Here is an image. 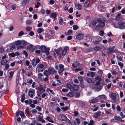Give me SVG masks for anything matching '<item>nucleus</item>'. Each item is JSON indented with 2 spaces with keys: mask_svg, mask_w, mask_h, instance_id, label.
Wrapping results in <instances>:
<instances>
[{
  "mask_svg": "<svg viewBox=\"0 0 125 125\" xmlns=\"http://www.w3.org/2000/svg\"><path fill=\"white\" fill-rule=\"evenodd\" d=\"M116 47L114 46L112 47H109L107 49V53L108 54H110L114 52H118V50L116 49H115Z\"/></svg>",
  "mask_w": 125,
  "mask_h": 125,
  "instance_id": "nucleus-1",
  "label": "nucleus"
},
{
  "mask_svg": "<svg viewBox=\"0 0 125 125\" xmlns=\"http://www.w3.org/2000/svg\"><path fill=\"white\" fill-rule=\"evenodd\" d=\"M98 22H99L98 25L100 27L103 28L105 26V21L102 18H98Z\"/></svg>",
  "mask_w": 125,
  "mask_h": 125,
  "instance_id": "nucleus-2",
  "label": "nucleus"
},
{
  "mask_svg": "<svg viewBox=\"0 0 125 125\" xmlns=\"http://www.w3.org/2000/svg\"><path fill=\"white\" fill-rule=\"evenodd\" d=\"M110 97L111 98L114 103H117L118 100L116 99V96L115 94L114 93H112L110 95Z\"/></svg>",
  "mask_w": 125,
  "mask_h": 125,
  "instance_id": "nucleus-3",
  "label": "nucleus"
},
{
  "mask_svg": "<svg viewBox=\"0 0 125 125\" xmlns=\"http://www.w3.org/2000/svg\"><path fill=\"white\" fill-rule=\"evenodd\" d=\"M35 95V91L34 89H30L28 92V95L31 98H33Z\"/></svg>",
  "mask_w": 125,
  "mask_h": 125,
  "instance_id": "nucleus-4",
  "label": "nucleus"
},
{
  "mask_svg": "<svg viewBox=\"0 0 125 125\" xmlns=\"http://www.w3.org/2000/svg\"><path fill=\"white\" fill-rule=\"evenodd\" d=\"M49 49L47 48L46 47L44 46H42L41 48V51L42 53H45L47 55H48L49 54Z\"/></svg>",
  "mask_w": 125,
  "mask_h": 125,
  "instance_id": "nucleus-5",
  "label": "nucleus"
},
{
  "mask_svg": "<svg viewBox=\"0 0 125 125\" xmlns=\"http://www.w3.org/2000/svg\"><path fill=\"white\" fill-rule=\"evenodd\" d=\"M40 61V60L38 58L36 59H34L32 60L31 63L33 67L35 66L37 64L39 63Z\"/></svg>",
  "mask_w": 125,
  "mask_h": 125,
  "instance_id": "nucleus-6",
  "label": "nucleus"
},
{
  "mask_svg": "<svg viewBox=\"0 0 125 125\" xmlns=\"http://www.w3.org/2000/svg\"><path fill=\"white\" fill-rule=\"evenodd\" d=\"M48 71L50 74H54L57 73V71L55 70L54 68L52 67H49V68Z\"/></svg>",
  "mask_w": 125,
  "mask_h": 125,
  "instance_id": "nucleus-7",
  "label": "nucleus"
},
{
  "mask_svg": "<svg viewBox=\"0 0 125 125\" xmlns=\"http://www.w3.org/2000/svg\"><path fill=\"white\" fill-rule=\"evenodd\" d=\"M38 68V72H39L40 71L42 72L43 68L44 67L43 65L41 63H40L37 65Z\"/></svg>",
  "mask_w": 125,
  "mask_h": 125,
  "instance_id": "nucleus-8",
  "label": "nucleus"
},
{
  "mask_svg": "<svg viewBox=\"0 0 125 125\" xmlns=\"http://www.w3.org/2000/svg\"><path fill=\"white\" fill-rule=\"evenodd\" d=\"M69 50V48L67 46H66L64 48L63 51L61 52L62 56L65 55L67 53V52Z\"/></svg>",
  "mask_w": 125,
  "mask_h": 125,
  "instance_id": "nucleus-9",
  "label": "nucleus"
},
{
  "mask_svg": "<svg viewBox=\"0 0 125 125\" xmlns=\"http://www.w3.org/2000/svg\"><path fill=\"white\" fill-rule=\"evenodd\" d=\"M59 118L61 120L63 121H65L67 119L66 116L63 114H60L58 116Z\"/></svg>",
  "mask_w": 125,
  "mask_h": 125,
  "instance_id": "nucleus-10",
  "label": "nucleus"
},
{
  "mask_svg": "<svg viewBox=\"0 0 125 125\" xmlns=\"http://www.w3.org/2000/svg\"><path fill=\"white\" fill-rule=\"evenodd\" d=\"M97 97L101 100V102H104V101L102 100H105L107 99L106 96L104 94L100 95L98 96Z\"/></svg>",
  "mask_w": 125,
  "mask_h": 125,
  "instance_id": "nucleus-11",
  "label": "nucleus"
},
{
  "mask_svg": "<svg viewBox=\"0 0 125 125\" xmlns=\"http://www.w3.org/2000/svg\"><path fill=\"white\" fill-rule=\"evenodd\" d=\"M43 86L42 85H40L38 87L39 90V93L40 94H42L45 92V90L44 89Z\"/></svg>",
  "mask_w": 125,
  "mask_h": 125,
  "instance_id": "nucleus-12",
  "label": "nucleus"
},
{
  "mask_svg": "<svg viewBox=\"0 0 125 125\" xmlns=\"http://www.w3.org/2000/svg\"><path fill=\"white\" fill-rule=\"evenodd\" d=\"M118 24L119 25V28L121 29H123L125 27V23L124 22H119Z\"/></svg>",
  "mask_w": 125,
  "mask_h": 125,
  "instance_id": "nucleus-13",
  "label": "nucleus"
},
{
  "mask_svg": "<svg viewBox=\"0 0 125 125\" xmlns=\"http://www.w3.org/2000/svg\"><path fill=\"white\" fill-rule=\"evenodd\" d=\"M72 89L74 91H77L79 90V87L78 85L74 84L72 86Z\"/></svg>",
  "mask_w": 125,
  "mask_h": 125,
  "instance_id": "nucleus-14",
  "label": "nucleus"
},
{
  "mask_svg": "<svg viewBox=\"0 0 125 125\" xmlns=\"http://www.w3.org/2000/svg\"><path fill=\"white\" fill-rule=\"evenodd\" d=\"M76 38L79 40L82 39L83 37V35L81 33H79L76 36Z\"/></svg>",
  "mask_w": 125,
  "mask_h": 125,
  "instance_id": "nucleus-15",
  "label": "nucleus"
},
{
  "mask_svg": "<svg viewBox=\"0 0 125 125\" xmlns=\"http://www.w3.org/2000/svg\"><path fill=\"white\" fill-rule=\"evenodd\" d=\"M75 8L78 10H81L82 8V6L79 4H77L75 5Z\"/></svg>",
  "mask_w": 125,
  "mask_h": 125,
  "instance_id": "nucleus-16",
  "label": "nucleus"
},
{
  "mask_svg": "<svg viewBox=\"0 0 125 125\" xmlns=\"http://www.w3.org/2000/svg\"><path fill=\"white\" fill-rule=\"evenodd\" d=\"M32 100L31 99H30L29 100H25L24 102L26 104H30L32 102Z\"/></svg>",
  "mask_w": 125,
  "mask_h": 125,
  "instance_id": "nucleus-17",
  "label": "nucleus"
},
{
  "mask_svg": "<svg viewBox=\"0 0 125 125\" xmlns=\"http://www.w3.org/2000/svg\"><path fill=\"white\" fill-rule=\"evenodd\" d=\"M80 64L77 62H74L72 64V66L74 68H76Z\"/></svg>",
  "mask_w": 125,
  "mask_h": 125,
  "instance_id": "nucleus-18",
  "label": "nucleus"
},
{
  "mask_svg": "<svg viewBox=\"0 0 125 125\" xmlns=\"http://www.w3.org/2000/svg\"><path fill=\"white\" fill-rule=\"evenodd\" d=\"M99 100L96 98H94L90 100V102L92 103H94L98 101Z\"/></svg>",
  "mask_w": 125,
  "mask_h": 125,
  "instance_id": "nucleus-19",
  "label": "nucleus"
},
{
  "mask_svg": "<svg viewBox=\"0 0 125 125\" xmlns=\"http://www.w3.org/2000/svg\"><path fill=\"white\" fill-rule=\"evenodd\" d=\"M43 74L46 77H49V75H50L49 72L47 70H46L44 71Z\"/></svg>",
  "mask_w": 125,
  "mask_h": 125,
  "instance_id": "nucleus-20",
  "label": "nucleus"
},
{
  "mask_svg": "<svg viewBox=\"0 0 125 125\" xmlns=\"http://www.w3.org/2000/svg\"><path fill=\"white\" fill-rule=\"evenodd\" d=\"M29 0H24L22 2V4L23 6H25L29 2Z\"/></svg>",
  "mask_w": 125,
  "mask_h": 125,
  "instance_id": "nucleus-21",
  "label": "nucleus"
},
{
  "mask_svg": "<svg viewBox=\"0 0 125 125\" xmlns=\"http://www.w3.org/2000/svg\"><path fill=\"white\" fill-rule=\"evenodd\" d=\"M14 73V72L13 71L10 72L9 73L10 76L8 79V80H9L10 81L11 80V79Z\"/></svg>",
  "mask_w": 125,
  "mask_h": 125,
  "instance_id": "nucleus-22",
  "label": "nucleus"
},
{
  "mask_svg": "<svg viewBox=\"0 0 125 125\" xmlns=\"http://www.w3.org/2000/svg\"><path fill=\"white\" fill-rule=\"evenodd\" d=\"M101 114V111H99L97 112V113H96V114H95V118H97L100 116Z\"/></svg>",
  "mask_w": 125,
  "mask_h": 125,
  "instance_id": "nucleus-23",
  "label": "nucleus"
},
{
  "mask_svg": "<svg viewBox=\"0 0 125 125\" xmlns=\"http://www.w3.org/2000/svg\"><path fill=\"white\" fill-rule=\"evenodd\" d=\"M46 119L50 122H51L52 123H53L54 122V121H53L52 119L49 116L47 117L46 118Z\"/></svg>",
  "mask_w": 125,
  "mask_h": 125,
  "instance_id": "nucleus-24",
  "label": "nucleus"
},
{
  "mask_svg": "<svg viewBox=\"0 0 125 125\" xmlns=\"http://www.w3.org/2000/svg\"><path fill=\"white\" fill-rule=\"evenodd\" d=\"M74 93L73 92H71L67 94V96L69 97H72L74 96Z\"/></svg>",
  "mask_w": 125,
  "mask_h": 125,
  "instance_id": "nucleus-25",
  "label": "nucleus"
},
{
  "mask_svg": "<svg viewBox=\"0 0 125 125\" xmlns=\"http://www.w3.org/2000/svg\"><path fill=\"white\" fill-rule=\"evenodd\" d=\"M7 62L8 61L6 60H2L1 61V64L3 65H4L6 64Z\"/></svg>",
  "mask_w": 125,
  "mask_h": 125,
  "instance_id": "nucleus-26",
  "label": "nucleus"
},
{
  "mask_svg": "<svg viewBox=\"0 0 125 125\" xmlns=\"http://www.w3.org/2000/svg\"><path fill=\"white\" fill-rule=\"evenodd\" d=\"M90 3V1L89 0H88L86 1L85 3V4L84 5V6L85 8L87 7Z\"/></svg>",
  "mask_w": 125,
  "mask_h": 125,
  "instance_id": "nucleus-27",
  "label": "nucleus"
},
{
  "mask_svg": "<svg viewBox=\"0 0 125 125\" xmlns=\"http://www.w3.org/2000/svg\"><path fill=\"white\" fill-rule=\"evenodd\" d=\"M94 50L95 51L97 52L101 50V48L99 47L96 46L94 48Z\"/></svg>",
  "mask_w": 125,
  "mask_h": 125,
  "instance_id": "nucleus-28",
  "label": "nucleus"
},
{
  "mask_svg": "<svg viewBox=\"0 0 125 125\" xmlns=\"http://www.w3.org/2000/svg\"><path fill=\"white\" fill-rule=\"evenodd\" d=\"M83 70V68L81 66H80L75 70V71L76 72L81 71Z\"/></svg>",
  "mask_w": 125,
  "mask_h": 125,
  "instance_id": "nucleus-29",
  "label": "nucleus"
},
{
  "mask_svg": "<svg viewBox=\"0 0 125 125\" xmlns=\"http://www.w3.org/2000/svg\"><path fill=\"white\" fill-rule=\"evenodd\" d=\"M98 22V21L97 18L96 20H94L93 21L92 24L93 25L95 26L96 25Z\"/></svg>",
  "mask_w": 125,
  "mask_h": 125,
  "instance_id": "nucleus-30",
  "label": "nucleus"
},
{
  "mask_svg": "<svg viewBox=\"0 0 125 125\" xmlns=\"http://www.w3.org/2000/svg\"><path fill=\"white\" fill-rule=\"evenodd\" d=\"M58 67L59 68V70L64 69V66L62 64H59L58 65Z\"/></svg>",
  "mask_w": 125,
  "mask_h": 125,
  "instance_id": "nucleus-31",
  "label": "nucleus"
},
{
  "mask_svg": "<svg viewBox=\"0 0 125 125\" xmlns=\"http://www.w3.org/2000/svg\"><path fill=\"white\" fill-rule=\"evenodd\" d=\"M25 99V95L24 94H23L21 96V102L23 103L24 102V99Z\"/></svg>",
  "mask_w": 125,
  "mask_h": 125,
  "instance_id": "nucleus-32",
  "label": "nucleus"
},
{
  "mask_svg": "<svg viewBox=\"0 0 125 125\" xmlns=\"http://www.w3.org/2000/svg\"><path fill=\"white\" fill-rule=\"evenodd\" d=\"M20 115L21 117H25V115L24 113L22 111H20Z\"/></svg>",
  "mask_w": 125,
  "mask_h": 125,
  "instance_id": "nucleus-33",
  "label": "nucleus"
},
{
  "mask_svg": "<svg viewBox=\"0 0 125 125\" xmlns=\"http://www.w3.org/2000/svg\"><path fill=\"white\" fill-rule=\"evenodd\" d=\"M15 47V45L14 44H12L10 46V51L14 49Z\"/></svg>",
  "mask_w": 125,
  "mask_h": 125,
  "instance_id": "nucleus-34",
  "label": "nucleus"
},
{
  "mask_svg": "<svg viewBox=\"0 0 125 125\" xmlns=\"http://www.w3.org/2000/svg\"><path fill=\"white\" fill-rule=\"evenodd\" d=\"M61 109L63 111H66L67 110H68L69 108L68 106H66L65 107H62L61 108Z\"/></svg>",
  "mask_w": 125,
  "mask_h": 125,
  "instance_id": "nucleus-35",
  "label": "nucleus"
},
{
  "mask_svg": "<svg viewBox=\"0 0 125 125\" xmlns=\"http://www.w3.org/2000/svg\"><path fill=\"white\" fill-rule=\"evenodd\" d=\"M63 19L62 18H61L59 19V23L61 25H62V23L63 22Z\"/></svg>",
  "mask_w": 125,
  "mask_h": 125,
  "instance_id": "nucleus-36",
  "label": "nucleus"
},
{
  "mask_svg": "<svg viewBox=\"0 0 125 125\" xmlns=\"http://www.w3.org/2000/svg\"><path fill=\"white\" fill-rule=\"evenodd\" d=\"M43 119V117L42 116L38 115V119L37 121H41Z\"/></svg>",
  "mask_w": 125,
  "mask_h": 125,
  "instance_id": "nucleus-37",
  "label": "nucleus"
},
{
  "mask_svg": "<svg viewBox=\"0 0 125 125\" xmlns=\"http://www.w3.org/2000/svg\"><path fill=\"white\" fill-rule=\"evenodd\" d=\"M21 43V41L20 40H18L15 42V45L17 46L19 45Z\"/></svg>",
  "mask_w": 125,
  "mask_h": 125,
  "instance_id": "nucleus-38",
  "label": "nucleus"
},
{
  "mask_svg": "<svg viewBox=\"0 0 125 125\" xmlns=\"http://www.w3.org/2000/svg\"><path fill=\"white\" fill-rule=\"evenodd\" d=\"M114 118L115 120H117L119 121L122 120V119L120 117L115 116V117Z\"/></svg>",
  "mask_w": 125,
  "mask_h": 125,
  "instance_id": "nucleus-39",
  "label": "nucleus"
},
{
  "mask_svg": "<svg viewBox=\"0 0 125 125\" xmlns=\"http://www.w3.org/2000/svg\"><path fill=\"white\" fill-rule=\"evenodd\" d=\"M27 83L31 84L32 83V81L31 78H30L27 79Z\"/></svg>",
  "mask_w": 125,
  "mask_h": 125,
  "instance_id": "nucleus-40",
  "label": "nucleus"
},
{
  "mask_svg": "<svg viewBox=\"0 0 125 125\" xmlns=\"http://www.w3.org/2000/svg\"><path fill=\"white\" fill-rule=\"evenodd\" d=\"M66 87L70 89H71L72 87V85L69 83H67L66 85Z\"/></svg>",
  "mask_w": 125,
  "mask_h": 125,
  "instance_id": "nucleus-41",
  "label": "nucleus"
},
{
  "mask_svg": "<svg viewBox=\"0 0 125 125\" xmlns=\"http://www.w3.org/2000/svg\"><path fill=\"white\" fill-rule=\"evenodd\" d=\"M43 30L41 28H39L37 30V32L39 33H41L43 31Z\"/></svg>",
  "mask_w": 125,
  "mask_h": 125,
  "instance_id": "nucleus-42",
  "label": "nucleus"
},
{
  "mask_svg": "<svg viewBox=\"0 0 125 125\" xmlns=\"http://www.w3.org/2000/svg\"><path fill=\"white\" fill-rule=\"evenodd\" d=\"M56 53L57 55H59L61 57H62V55L61 52H60V51H57L56 52Z\"/></svg>",
  "mask_w": 125,
  "mask_h": 125,
  "instance_id": "nucleus-43",
  "label": "nucleus"
},
{
  "mask_svg": "<svg viewBox=\"0 0 125 125\" xmlns=\"http://www.w3.org/2000/svg\"><path fill=\"white\" fill-rule=\"evenodd\" d=\"M86 81L89 83H91L92 82V80L91 79L88 78L86 79Z\"/></svg>",
  "mask_w": 125,
  "mask_h": 125,
  "instance_id": "nucleus-44",
  "label": "nucleus"
},
{
  "mask_svg": "<svg viewBox=\"0 0 125 125\" xmlns=\"http://www.w3.org/2000/svg\"><path fill=\"white\" fill-rule=\"evenodd\" d=\"M75 120L77 122L78 125H79L81 122L80 119L79 118H76L75 119Z\"/></svg>",
  "mask_w": 125,
  "mask_h": 125,
  "instance_id": "nucleus-45",
  "label": "nucleus"
},
{
  "mask_svg": "<svg viewBox=\"0 0 125 125\" xmlns=\"http://www.w3.org/2000/svg\"><path fill=\"white\" fill-rule=\"evenodd\" d=\"M32 22V21L31 20H28L26 21V23L28 24H31Z\"/></svg>",
  "mask_w": 125,
  "mask_h": 125,
  "instance_id": "nucleus-46",
  "label": "nucleus"
},
{
  "mask_svg": "<svg viewBox=\"0 0 125 125\" xmlns=\"http://www.w3.org/2000/svg\"><path fill=\"white\" fill-rule=\"evenodd\" d=\"M48 95V94L46 93H43V94L41 95V97L42 98H43L47 96Z\"/></svg>",
  "mask_w": 125,
  "mask_h": 125,
  "instance_id": "nucleus-47",
  "label": "nucleus"
},
{
  "mask_svg": "<svg viewBox=\"0 0 125 125\" xmlns=\"http://www.w3.org/2000/svg\"><path fill=\"white\" fill-rule=\"evenodd\" d=\"M51 15L55 19L56 18V13H52L51 14Z\"/></svg>",
  "mask_w": 125,
  "mask_h": 125,
  "instance_id": "nucleus-48",
  "label": "nucleus"
},
{
  "mask_svg": "<svg viewBox=\"0 0 125 125\" xmlns=\"http://www.w3.org/2000/svg\"><path fill=\"white\" fill-rule=\"evenodd\" d=\"M95 79L99 81H101L102 80V79L101 77H100L98 76H97L96 77H95Z\"/></svg>",
  "mask_w": 125,
  "mask_h": 125,
  "instance_id": "nucleus-49",
  "label": "nucleus"
},
{
  "mask_svg": "<svg viewBox=\"0 0 125 125\" xmlns=\"http://www.w3.org/2000/svg\"><path fill=\"white\" fill-rule=\"evenodd\" d=\"M94 124V121L93 120H91L90 122L88 124V125H93Z\"/></svg>",
  "mask_w": 125,
  "mask_h": 125,
  "instance_id": "nucleus-50",
  "label": "nucleus"
},
{
  "mask_svg": "<svg viewBox=\"0 0 125 125\" xmlns=\"http://www.w3.org/2000/svg\"><path fill=\"white\" fill-rule=\"evenodd\" d=\"M21 44L23 45H25L27 44V42L25 41H21Z\"/></svg>",
  "mask_w": 125,
  "mask_h": 125,
  "instance_id": "nucleus-51",
  "label": "nucleus"
},
{
  "mask_svg": "<svg viewBox=\"0 0 125 125\" xmlns=\"http://www.w3.org/2000/svg\"><path fill=\"white\" fill-rule=\"evenodd\" d=\"M116 108L117 111H120L121 110V108L119 105H118L117 106Z\"/></svg>",
  "mask_w": 125,
  "mask_h": 125,
  "instance_id": "nucleus-52",
  "label": "nucleus"
},
{
  "mask_svg": "<svg viewBox=\"0 0 125 125\" xmlns=\"http://www.w3.org/2000/svg\"><path fill=\"white\" fill-rule=\"evenodd\" d=\"M23 54L25 55V57H26L28 56V54L27 52L25 51H23Z\"/></svg>",
  "mask_w": 125,
  "mask_h": 125,
  "instance_id": "nucleus-53",
  "label": "nucleus"
},
{
  "mask_svg": "<svg viewBox=\"0 0 125 125\" xmlns=\"http://www.w3.org/2000/svg\"><path fill=\"white\" fill-rule=\"evenodd\" d=\"M118 64L120 67L122 68L123 67L124 64L122 63L119 62H118Z\"/></svg>",
  "mask_w": 125,
  "mask_h": 125,
  "instance_id": "nucleus-54",
  "label": "nucleus"
},
{
  "mask_svg": "<svg viewBox=\"0 0 125 125\" xmlns=\"http://www.w3.org/2000/svg\"><path fill=\"white\" fill-rule=\"evenodd\" d=\"M73 29L74 30H76L78 29V27L77 25H73Z\"/></svg>",
  "mask_w": 125,
  "mask_h": 125,
  "instance_id": "nucleus-55",
  "label": "nucleus"
},
{
  "mask_svg": "<svg viewBox=\"0 0 125 125\" xmlns=\"http://www.w3.org/2000/svg\"><path fill=\"white\" fill-rule=\"evenodd\" d=\"M90 73H91V77H93L94 76L95 74V73L90 72Z\"/></svg>",
  "mask_w": 125,
  "mask_h": 125,
  "instance_id": "nucleus-56",
  "label": "nucleus"
},
{
  "mask_svg": "<svg viewBox=\"0 0 125 125\" xmlns=\"http://www.w3.org/2000/svg\"><path fill=\"white\" fill-rule=\"evenodd\" d=\"M24 32L22 31H21L18 34V36H21L24 34Z\"/></svg>",
  "mask_w": 125,
  "mask_h": 125,
  "instance_id": "nucleus-57",
  "label": "nucleus"
},
{
  "mask_svg": "<svg viewBox=\"0 0 125 125\" xmlns=\"http://www.w3.org/2000/svg\"><path fill=\"white\" fill-rule=\"evenodd\" d=\"M33 123L34 124H36L37 125H42L40 123L37 122V121L35 120L33 121Z\"/></svg>",
  "mask_w": 125,
  "mask_h": 125,
  "instance_id": "nucleus-58",
  "label": "nucleus"
},
{
  "mask_svg": "<svg viewBox=\"0 0 125 125\" xmlns=\"http://www.w3.org/2000/svg\"><path fill=\"white\" fill-rule=\"evenodd\" d=\"M99 43V41H95L93 42V44L94 45H97Z\"/></svg>",
  "mask_w": 125,
  "mask_h": 125,
  "instance_id": "nucleus-59",
  "label": "nucleus"
},
{
  "mask_svg": "<svg viewBox=\"0 0 125 125\" xmlns=\"http://www.w3.org/2000/svg\"><path fill=\"white\" fill-rule=\"evenodd\" d=\"M36 109L39 111H40L41 110V108L39 106H37L36 107Z\"/></svg>",
  "mask_w": 125,
  "mask_h": 125,
  "instance_id": "nucleus-60",
  "label": "nucleus"
},
{
  "mask_svg": "<svg viewBox=\"0 0 125 125\" xmlns=\"http://www.w3.org/2000/svg\"><path fill=\"white\" fill-rule=\"evenodd\" d=\"M73 12V9L71 7L68 10V12L70 13H72Z\"/></svg>",
  "mask_w": 125,
  "mask_h": 125,
  "instance_id": "nucleus-61",
  "label": "nucleus"
},
{
  "mask_svg": "<svg viewBox=\"0 0 125 125\" xmlns=\"http://www.w3.org/2000/svg\"><path fill=\"white\" fill-rule=\"evenodd\" d=\"M25 64L27 66H28L30 63V62L28 60H26L25 62Z\"/></svg>",
  "mask_w": 125,
  "mask_h": 125,
  "instance_id": "nucleus-62",
  "label": "nucleus"
},
{
  "mask_svg": "<svg viewBox=\"0 0 125 125\" xmlns=\"http://www.w3.org/2000/svg\"><path fill=\"white\" fill-rule=\"evenodd\" d=\"M72 33V31L71 30H69L67 32V34L68 35H70Z\"/></svg>",
  "mask_w": 125,
  "mask_h": 125,
  "instance_id": "nucleus-63",
  "label": "nucleus"
},
{
  "mask_svg": "<svg viewBox=\"0 0 125 125\" xmlns=\"http://www.w3.org/2000/svg\"><path fill=\"white\" fill-rule=\"evenodd\" d=\"M99 107L98 106H97L95 107L94 109L93 110V112H95L97 111L99 109Z\"/></svg>",
  "mask_w": 125,
  "mask_h": 125,
  "instance_id": "nucleus-64",
  "label": "nucleus"
}]
</instances>
